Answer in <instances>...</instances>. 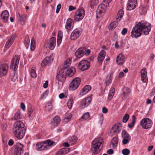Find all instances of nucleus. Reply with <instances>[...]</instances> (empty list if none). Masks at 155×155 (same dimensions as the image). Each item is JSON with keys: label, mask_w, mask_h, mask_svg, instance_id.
Wrapping results in <instances>:
<instances>
[{"label": "nucleus", "mask_w": 155, "mask_h": 155, "mask_svg": "<svg viewBox=\"0 0 155 155\" xmlns=\"http://www.w3.org/2000/svg\"><path fill=\"white\" fill-rule=\"evenodd\" d=\"M113 74H110L109 76H108L107 78V80L105 82L107 85H108L111 82L112 77Z\"/></svg>", "instance_id": "a19ab883"}, {"label": "nucleus", "mask_w": 155, "mask_h": 155, "mask_svg": "<svg viewBox=\"0 0 155 155\" xmlns=\"http://www.w3.org/2000/svg\"><path fill=\"white\" fill-rule=\"evenodd\" d=\"M111 144L113 147L114 148L117 147L118 142V138L117 136L114 137L111 140Z\"/></svg>", "instance_id": "393cba45"}, {"label": "nucleus", "mask_w": 155, "mask_h": 155, "mask_svg": "<svg viewBox=\"0 0 155 155\" xmlns=\"http://www.w3.org/2000/svg\"><path fill=\"white\" fill-rule=\"evenodd\" d=\"M31 75L32 78H35L36 77V71L34 69H31Z\"/></svg>", "instance_id": "de8ad7c7"}, {"label": "nucleus", "mask_w": 155, "mask_h": 155, "mask_svg": "<svg viewBox=\"0 0 155 155\" xmlns=\"http://www.w3.org/2000/svg\"><path fill=\"white\" fill-rule=\"evenodd\" d=\"M71 61L70 58L67 59L64 63V68L65 69L67 67L69 66L71 64Z\"/></svg>", "instance_id": "f704fd0d"}, {"label": "nucleus", "mask_w": 155, "mask_h": 155, "mask_svg": "<svg viewBox=\"0 0 155 155\" xmlns=\"http://www.w3.org/2000/svg\"><path fill=\"white\" fill-rule=\"evenodd\" d=\"M105 12H102V11L97 9V17H101L103 16Z\"/></svg>", "instance_id": "58836bf2"}, {"label": "nucleus", "mask_w": 155, "mask_h": 155, "mask_svg": "<svg viewBox=\"0 0 155 155\" xmlns=\"http://www.w3.org/2000/svg\"><path fill=\"white\" fill-rule=\"evenodd\" d=\"M121 135L123 138L131 139L130 136L125 130L122 131Z\"/></svg>", "instance_id": "2f4dec72"}, {"label": "nucleus", "mask_w": 155, "mask_h": 155, "mask_svg": "<svg viewBox=\"0 0 155 155\" xmlns=\"http://www.w3.org/2000/svg\"><path fill=\"white\" fill-rule=\"evenodd\" d=\"M150 24L147 22H139L133 27L131 32V36L135 38L144 35H147L150 31Z\"/></svg>", "instance_id": "f257e3e1"}, {"label": "nucleus", "mask_w": 155, "mask_h": 155, "mask_svg": "<svg viewBox=\"0 0 155 155\" xmlns=\"http://www.w3.org/2000/svg\"><path fill=\"white\" fill-rule=\"evenodd\" d=\"M34 44L35 41L34 39L32 38L31 43V49L32 51H33L35 49Z\"/></svg>", "instance_id": "3c124183"}, {"label": "nucleus", "mask_w": 155, "mask_h": 155, "mask_svg": "<svg viewBox=\"0 0 155 155\" xmlns=\"http://www.w3.org/2000/svg\"><path fill=\"white\" fill-rule=\"evenodd\" d=\"M118 133H119L121 130L122 127L121 124H119L118 125L116 124L113 126L112 127Z\"/></svg>", "instance_id": "c756f323"}, {"label": "nucleus", "mask_w": 155, "mask_h": 155, "mask_svg": "<svg viewBox=\"0 0 155 155\" xmlns=\"http://www.w3.org/2000/svg\"><path fill=\"white\" fill-rule=\"evenodd\" d=\"M86 48L85 47H83L78 49L75 53V55L76 57L74 61H76L78 59L82 57L85 54Z\"/></svg>", "instance_id": "9b49d317"}, {"label": "nucleus", "mask_w": 155, "mask_h": 155, "mask_svg": "<svg viewBox=\"0 0 155 155\" xmlns=\"http://www.w3.org/2000/svg\"><path fill=\"white\" fill-rule=\"evenodd\" d=\"M90 67V62L85 60H83L81 61L78 64L79 69L82 71H84L88 69Z\"/></svg>", "instance_id": "423d86ee"}, {"label": "nucleus", "mask_w": 155, "mask_h": 155, "mask_svg": "<svg viewBox=\"0 0 155 155\" xmlns=\"http://www.w3.org/2000/svg\"><path fill=\"white\" fill-rule=\"evenodd\" d=\"M141 76L142 75H147V73L146 69H142L140 71Z\"/></svg>", "instance_id": "bf43d9fd"}, {"label": "nucleus", "mask_w": 155, "mask_h": 155, "mask_svg": "<svg viewBox=\"0 0 155 155\" xmlns=\"http://www.w3.org/2000/svg\"><path fill=\"white\" fill-rule=\"evenodd\" d=\"M91 87L89 85L85 86L81 90L80 94L81 96L84 95L87 93L91 90Z\"/></svg>", "instance_id": "412c9836"}, {"label": "nucleus", "mask_w": 155, "mask_h": 155, "mask_svg": "<svg viewBox=\"0 0 155 155\" xmlns=\"http://www.w3.org/2000/svg\"><path fill=\"white\" fill-rule=\"evenodd\" d=\"M61 120L60 117L58 116H55L51 121V124L54 126H57L59 124Z\"/></svg>", "instance_id": "a878e982"}, {"label": "nucleus", "mask_w": 155, "mask_h": 155, "mask_svg": "<svg viewBox=\"0 0 155 155\" xmlns=\"http://www.w3.org/2000/svg\"><path fill=\"white\" fill-rule=\"evenodd\" d=\"M47 147L46 144L43 143H38L36 146V148L39 150H45Z\"/></svg>", "instance_id": "b1692460"}, {"label": "nucleus", "mask_w": 155, "mask_h": 155, "mask_svg": "<svg viewBox=\"0 0 155 155\" xmlns=\"http://www.w3.org/2000/svg\"><path fill=\"white\" fill-rule=\"evenodd\" d=\"M71 114H68V115L64 119L65 120H69V119H71Z\"/></svg>", "instance_id": "338daca9"}, {"label": "nucleus", "mask_w": 155, "mask_h": 155, "mask_svg": "<svg viewBox=\"0 0 155 155\" xmlns=\"http://www.w3.org/2000/svg\"><path fill=\"white\" fill-rule=\"evenodd\" d=\"M53 59L52 54L49 56L46 57L42 61L41 64V66L42 67H44L46 65H50L53 61Z\"/></svg>", "instance_id": "f8f14e48"}, {"label": "nucleus", "mask_w": 155, "mask_h": 155, "mask_svg": "<svg viewBox=\"0 0 155 155\" xmlns=\"http://www.w3.org/2000/svg\"><path fill=\"white\" fill-rule=\"evenodd\" d=\"M69 150L66 148H62L59 150L55 154V155H61L67 153Z\"/></svg>", "instance_id": "bb28decb"}, {"label": "nucleus", "mask_w": 155, "mask_h": 155, "mask_svg": "<svg viewBox=\"0 0 155 155\" xmlns=\"http://www.w3.org/2000/svg\"><path fill=\"white\" fill-rule=\"evenodd\" d=\"M139 12L140 14L141 15L145 14L146 12L145 8L142 6H140L139 9Z\"/></svg>", "instance_id": "ea45409f"}, {"label": "nucleus", "mask_w": 155, "mask_h": 155, "mask_svg": "<svg viewBox=\"0 0 155 155\" xmlns=\"http://www.w3.org/2000/svg\"><path fill=\"white\" fill-rule=\"evenodd\" d=\"M61 8V5L60 4H58L57 7V9H56V12L57 13H58Z\"/></svg>", "instance_id": "e2e57ef3"}, {"label": "nucleus", "mask_w": 155, "mask_h": 155, "mask_svg": "<svg viewBox=\"0 0 155 155\" xmlns=\"http://www.w3.org/2000/svg\"><path fill=\"white\" fill-rule=\"evenodd\" d=\"M110 133L112 134H117L118 133H119L116 131V130H114V129L112 128L110 131Z\"/></svg>", "instance_id": "052dcab7"}, {"label": "nucleus", "mask_w": 155, "mask_h": 155, "mask_svg": "<svg viewBox=\"0 0 155 155\" xmlns=\"http://www.w3.org/2000/svg\"><path fill=\"white\" fill-rule=\"evenodd\" d=\"M130 153V150L127 148L124 149L122 151V153L124 155H128Z\"/></svg>", "instance_id": "8fccbe9b"}, {"label": "nucleus", "mask_w": 155, "mask_h": 155, "mask_svg": "<svg viewBox=\"0 0 155 155\" xmlns=\"http://www.w3.org/2000/svg\"><path fill=\"white\" fill-rule=\"evenodd\" d=\"M125 58L124 56L121 54H119L117 57L116 62L119 65H122L124 63Z\"/></svg>", "instance_id": "a211bd4d"}, {"label": "nucleus", "mask_w": 155, "mask_h": 155, "mask_svg": "<svg viewBox=\"0 0 155 155\" xmlns=\"http://www.w3.org/2000/svg\"><path fill=\"white\" fill-rule=\"evenodd\" d=\"M91 101V98L90 97H86L83 99L81 102L80 107L84 108L89 105Z\"/></svg>", "instance_id": "4468645a"}, {"label": "nucleus", "mask_w": 155, "mask_h": 155, "mask_svg": "<svg viewBox=\"0 0 155 155\" xmlns=\"http://www.w3.org/2000/svg\"><path fill=\"white\" fill-rule=\"evenodd\" d=\"M56 43V38L54 37L51 38L48 42V48L51 50H53L55 48Z\"/></svg>", "instance_id": "f3484780"}, {"label": "nucleus", "mask_w": 155, "mask_h": 155, "mask_svg": "<svg viewBox=\"0 0 155 155\" xmlns=\"http://www.w3.org/2000/svg\"><path fill=\"white\" fill-rule=\"evenodd\" d=\"M21 112L20 111L18 110L15 114L14 120H17L21 119Z\"/></svg>", "instance_id": "e433bc0d"}, {"label": "nucleus", "mask_w": 155, "mask_h": 155, "mask_svg": "<svg viewBox=\"0 0 155 155\" xmlns=\"http://www.w3.org/2000/svg\"><path fill=\"white\" fill-rule=\"evenodd\" d=\"M129 117V116L128 114H125L123 118V122L124 123H126L128 120Z\"/></svg>", "instance_id": "a18cd8bd"}, {"label": "nucleus", "mask_w": 155, "mask_h": 155, "mask_svg": "<svg viewBox=\"0 0 155 155\" xmlns=\"http://www.w3.org/2000/svg\"><path fill=\"white\" fill-rule=\"evenodd\" d=\"M52 108V106L51 103H49L48 104L47 106L45 107V109L48 111H50Z\"/></svg>", "instance_id": "5fc2aeb1"}, {"label": "nucleus", "mask_w": 155, "mask_h": 155, "mask_svg": "<svg viewBox=\"0 0 155 155\" xmlns=\"http://www.w3.org/2000/svg\"><path fill=\"white\" fill-rule=\"evenodd\" d=\"M75 71L76 70L74 68H70L67 71L66 74H67L69 77H71L74 75Z\"/></svg>", "instance_id": "4be33fe9"}, {"label": "nucleus", "mask_w": 155, "mask_h": 155, "mask_svg": "<svg viewBox=\"0 0 155 155\" xmlns=\"http://www.w3.org/2000/svg\"><path fill=\"white\" fill-rule=\"evenodd\" d=\"M25 43L26 45H29L30 42V40L28 38V36L25 40Z\"/></svg>", "instance_id": "0e129e2a"}, {"label": "nucleus", "mask_w": 155, "mask_h": 155, "mask_svg": "<svg viewBox=\"0 0 155 155\" xmlns=\"http://www.w3.org/2000/svg\"><path fill=\"white\" fill-rule=\"evenodd\" d=\"M14 143V141L12 139H10L8 141V145L10 146H12V145H13Z\"/></svg>", "instance_id": "69168bd1"}, {"label": "nucleus", "mask_w": 155, "mask_h": 155, "mask_svg": "<svg viewBox=\"0 0 155 155\" xmlns=\"http://www.w3.org/2000/svg\"><path fill=\"white\" fill-rule=\"evenodd\" d=\"M78 139L76 136H73L68 139V141L70 144L73 145L75 144Z\"/></svg>", "instance_id": "cd10ccee"}, {"label": "nucleus", "mask_w": 155, "mask_h": 155, "mask_svg": "<svg viewBox=\"0 0 155 155\" xmlns=\"http://www.w3.org/2000/svg\"><path fill=\"white\" fill-rule=\"evenodd\" d=\"M97 9H99V10L102 11V12H106L105 6L104 4L100 5L98 7Z\"/></svg>", "instance_id": "49530a36"}, {"label": "nucleus", "mask_w": 155, "mask_h": 155, "mask_svg": "<svg viewBox=\"0 0 155 155\" xmlns=\"http://www.w3.org/2000/svg\"><path fill=\"white\" fill-rule=\"evenodd\" d=\"M8 12L7 10H5L3 12L1 15V18L3 19L5 23L8 22Z\"/></svg>", "instance_id": "aec40b11"}, {"label": "nucleus", "mask_w": 155, "mask_h": 155, "mask_svg": "<svg viewBox=\"0 0 155 155\" xmlns=\"http://www.w3.org/2000/svg\"><path fill=\"white\" fill-rule=\"evenodd\" d=\"M45 143L46 145H47V144H48L49 146H51L54 143V141H53L51 140H47L46 142H45Z\"/></svg>", "instance_id": "6e6d98bb"}, {"label": "nucleus", "mask_w": 155, "mask_h": 155, "mask_svg": "<svg viewBox=\"0 0 155 155\" xmlns=\"http://www.w3.org/2000/svg\"><path fill=\"white\" fill-rule=\"evenodd\" d=\"M90 3V5L91 6L96 5L98 3V0H91Z\"/></svg>", "instance_id": "864d4df0"}, {"label": "nucleus", "mask_w": 155, "mask_h": 155, "mask_svg": "<svg viewBox=\"0 0 155 155\" xmlns=\"http://www.w3.org/2000/svg\"><path fill=\"white\" fill-rule=\"evenodd\" d=\"M103 139L101 137L94 140L91 143V150L92 152L95 154L99 152L103 147Z\"/></svg>", "instance_id": "20e7f679"}, {"label": "nucleus", "mask_w": 155, "mask_h": 155, "mask_svg": "<svg viewBox=\"0 0 155 155\" xmlns=\"http://www.w3.org/2000/svg\"><path fill=\"white\" fill-rule=\"evenodd\" d=\"M136 117L134 115L132 116V121L128 125V127L130 128H132L136 122Z\"/></svg>", "instance_id": "72a5a7b5"}, {"label": "nucleus", "mask_w": 155, "mask_h": 155, "mask_svg": "<svg viewBox=\"0 0 155 155\" xmlns=\"http://www.w3.org/2000/svg\"><path fill=\"white\" fill-rule=\"evenodd\" d=\"M84 15L85 12L84 10L82 9H79L75 12L74 21H78L81 20Z\"/></svg>", "instance_id": "6e6552de"}, {"label": "nucleus", "mask_w": 155, "mask_h": 155, "mask_svg": "<svg viewBox=\"0 0 155 155\" xmlns=\"http://www.w3.org/2000/svg\"><path fill=\"white\" fill-rule=\"evenodd\" d=\"M72 20L71 18H68L67 20L65 28L67 29H69L71 28Z\"/></svg>", "instance_id": "c9c22d12"}, {"label": "nucleus", "mask_w": 155, "mask_h": 155, "mask_svg": "<svg viewBox=\"0 0 155 155\" xmlns=\"http://www.w3.org/2000/svg\"><path fill=\"white\" fill-rule=\"evenodd\" d=\"M8 66L6 64H3L0 66V76L6 75L8 70Z\"/></svg>", "instance_id": "2eb2a0df"}, {"label": "nucleus", "mask_w": 155, "mask_h": 155, "mask_svg": "<svg viewBox=\"0 0 155 155\" xmlns=\"http://www.w3.org/2000/svg\"><path fill=\"white\" fill-rule=\"evenodd\" d=\"M90 116V115L87 112L84 113L81 117L79 119L80 121H83L86 120Z\"/></svg>", "instance_id": "4c0bfd02"}, {"label": "nucleus", "mask_w": 155, "mask_h": 155, "mask_svg": "<svg viewBox=\"0 0 155 155\" xmlns=\"http://www.w3.org/2000/svg\"><path fill=\"white\" fill-rule=\"evenodd\" d=\"M141 80L143 82L146 83L148 81L147 75H142L141 76Z\"/></svg>", "instance_id": "603ef678"}, {"label": "nucleus", "mask_w": 155, "mask_h": 155, "mask_svg": "<svg viewBox=\"0 0 155 155\" xmlns=\"http://www.w3.org/2000/svg\"><path fill=\"white\" fill-rule=\"evenodd\" d=\"M124 12L122 10H120L117 16L116 19L117 21H120L123 17Z\"/></svg>", "instance_id": "473e14b6"}, {"label": "nucleus", "mask_w": 155, "mask_h": 155, "mask_svg": "<svg viewBox=\"0 0 155 155\" xmlns=\"http://www.w3.org/2000/svg\"><path fill=\"white\" fill-rule=\"evenodd\" d=\"M73 102L74 101L72 98H71L68 100L67 103V106L69 108L71 109L72 108Z\"/></svg>", "instance_id": "c03bdc74"}, {"label": "nucleus", "mask_w": 155, "mask_h": 155, "mask_svg": "<svg viewBox=\"0 0 155 155\" xmlns=\"http://www.w3.org/2000/svg\"><path fill=\"white\" fill-rule=\"evenodd\" d=\"M123 92L121 94V97L123 99H125L128 96V94L130 93V89L125 87L123 89Z\"/></svg>", "instance_id": "6ab92c4d"}, {"label": "nucleus", "mask_w": 155, "mask_h": 155, "mask_svg": "<svg viewBox=\"0 0 155 155\" xmlns=\"http://www.w3.org/2000/svg\"><path fill=\"white\" fill-rule=\"evenodd\" d=\"M19 60V56L18 55H15L13 58L12 63L11 65V68L14 71L11 73L10 75L11 80L13 82L15 81L18 78L17 73L15 71L18 67Z\"/></svg>", "instance_id": "7ed1b4c3"}, {"label": "nucleus", "mask_w": 155, "mask_h": 155, "mask_svg": "<svg viewBox=\"0 0 155 155\" xmlns=\"http://www.w3.org/2000/svg\"><path fill=\"white\" fill-rule=\"evenodd\" d=\"M49 94V91H46L44 92L42 94L43 97L45 98Z\"/></svg>", "instance_id": "680f3d73"}, {"label": "nucleus", "mask_w": 155, "mask_h": 155, "mask_svg": "<svg viewBox=\"0 0 155 155\" xmlns=\"http://www.w3.org/2000/svg\"><path fill=\"white\" fill-rule=\"evenodd\" d=\"M80 82L81 79L80 78L77 77L74 78L70 84V88L73 91L75 90L78 87Z\"/></svg>", "instance_id": "9d476101"}, {"label": "nucleus", "mask_w": 155, "mask_h": 155, "mask_svg": "<svg viewBox=\"0 0 155 155\" xmlns=\"http://www.w3.org/2000/svg\"><path fill=\"white\" fill-rule=\"evenodd\" d=\"M23 122L21 121H16L13 125V131L15 137L19 139H22L24 136L26 130Z\"/></svg>", "instance_id": "f03ea898"}, {"label": "nucleus", "mask_w": 155, "mask_h": 155, "mask_svg": "<svg viewBox=\"0 0 155 155\" xmlns=\"http://www.w3.org/2000/svg\"><path fill=\"white\" fill-rule=\"evenodd\" d=\"M62 37V33L61 32H59L58 35L57 43L58 45L60 44L61 42Z\"/></svg>", "instance_id": "79ce46f5"}, {"label": "nucleus", "mask_w": 155, "mask_h": 155, "mask_svg": "<svg viewBox=\"0 0 155 155\" xmlns=\"http://www.w3.org/2000/svg\"><path fill=\"white\" fill-rule=\"evenodd\" d=\"M66 73L64 72V70L60 69L58 73L57 74L56 76V79L58 81L60 82V84L62 85L63 84V82L65 81L66 79ZM60 84L59 82H58Z\"/></svg>", "instance_id": "0eeeda50"}, {"label": "nucleus", "mask_w": 155, "mask_h": 155, "mask_svg": "<svg viewBox=\"0 0 155 155\" xmlns=\"http://www.w3.org/2000/svg\"><path fill=\"white\" fill-rule=\"evenodd\" d=\"M105 56V52L103 50H101L98 54V59L100 62H102Z\"/></svg>", "instance_id": "5701e85b"}, {"label": "nucleus", "mask_w": 155, "mask_h": 155, "mask_svg": "<svg viewBox=\"0 0 155 155\" xmlns=\"http://www.w3.org/2000/svg\"><path fill=\"white\" fill-rule=\"evenodd\" d=\"M152 120L148 118H143L140 122V124L142 127L145 129L150 128L152 125Z\"/></svg>", "instance_id": "39448f33"}, {"label": "nucleus", "mask_w": 155, "mask_h": 155, "mask_svg": "<svg viewBox=\"0 0 155 155\" xmlns=\"http://www.w3.org/2000/svg\"><path fill=\"white\" fill-rule=\"evenodd\" d=\"M127 33V29L126 28H124L123 29L122 32L121 34L123 35H124Z\"/></svg>", "instance_id": "774afa93"}, {"label": "nucleus", "mask_w": 155, "mask_h": 155, "mask_svg": "<svg viewBox=\"0 0 155 155\" xmlns=\"http://www.w3.org/2000/svg\"><path fill=\"white\" fill-rule=\"evenodd\" d=\"M82 29L78 28L74 30L71 34L70 38L71 40H74L78 38L81 35Z\"/></svg>", "instance_id": "1a4fd4ad"}, {"label": "nucleus", "mask_w": 155, "mask_h": 155, "mask_svg": "<svg viewBox=\"0 0 155 155\" xmlns=\"http://www.w3.org/2000/svg\"><path fill=\"white\" fill-rule=\"evenodd\" d=\"M23 152V146L19 143H17L15 150V155H21Z\"/></svg>", "instance_id": "ddd939ff"}, {"label": "nucleus", "mask_w": 155, "mask_h": 155, "mask_svg": "<svg viewBox=\"0 0 155 155\" xmlns=\"http://www.w3.org/2000/svg\"><path fill=\"white\" fill-rule=\"evenodd\" d=\"M137 0H129L127 2V9L129 10L134 9L136 6V4H137Z\"/></svg>", "instance_id": "dca6fc26"}, {"label": "nucleus", "mask_w": 155, "mask_h": 155, "mask_svg": "<svg viewBox=\"0 0 155 155\" xmlns=\"http://www.w3.org/2000/svg\"><path fill=\"white\" fill-rule=\"evenodd\" d=\"M122 143L124 144H127L130 140L131 139L123 138Z\"/></svg>", "instance_id": "4d7b16f0"}, {"label": "nucleus", "mask_w": 155, "mask_h": 155, "mask_svg": "<svg viewBox=\"0 0 155 155\" xmlns=\"http://www.w3.org/2000/svg\"><path fill=\"white\" fill-rule=\"evenodd\" d=\"M15 39V37L12 36L10 39L8 40L6 42L5 47L7 48H8L12 44L13 42Z\"/></svg>", "instance_id": "c85d7f7f"}, {"label": "nucleus", "mask_w": 155, "mask_h": 155, "mask_svg": "<svg viewBox=\"0 0 155 155\" xmlns=\"http://www.w3.org/2000/svg\"><path fill=\"white\" fill-rule=\"evenodd\" d=\"M115 90V89L113 87L111 88L108 95V99L109 101L113 97L114 94Z\"/></svg>", "instance_id": "7c9ffc66"}, {"label": "nucleus", "mask_w": 155, "mask_h": 155, "mask_svg": "<svg viewBox=\"0 0 155 155\" xmlns=\"http://www.w3.org/2000/svg\"><path fill=\"white\" fill-rule=\"evenodd\" d=\"M19 16L20 17V20L21 22V23H22V22H23L24 23V21L25 20L26 18V15L25 14L21 15L19 13H18Z\"/></svg>", "instance_id": "37998d69"}, {"label": "nucleus", "mask_w": 155, "mask_h": 155, "mask_svg": "<svg viewBox=\"0 0 155 155\" xmlns=\"http://www.w3.org/2000/svg\"><path fill=\"white\" fill-rule=\"evenodd\" d=\"M33 112V109H32L31 106H28V117H30L31 116V114Z\"/></svg>", "instance_id": "09e8293b"}, {"label": "nucleus", "mask_w": 155, "mask_h": 155, "mask_svg": "<svg viewBox=\"0 0 155 155\" xmlns=\"http://www.w3.org/2000/svg\"><path fill=\"white\" fill-rule=\"evenodd\" d=\"M116 26V25L115 23L113 22L112 23H111L110 24V28H109L111 29H112L114 28H115Z\"/></svg>", "instance_id": "13d9d810"}]
</instances>
